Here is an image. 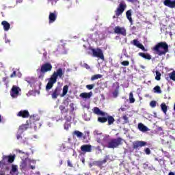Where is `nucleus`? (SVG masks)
Returning <instances> with one entry per match:
<instances>
[{
    "mask_svg": "<svg viewBox=\"0 0 175 175\" xmlns=\"http://www.w3.org/2000/svg\"><path fill=\"white\" fill-rule=\"evenodd\" d=\"M145 152L146 155H150V154H151V150H150L149 148H146L145 149Z\"/></svg>",
    "mask_w": 175,
    "mask_h": 175,
    "instance_id": "45",
    "label": "nucleus"
},
{
    "mask_svg": "<svg viewBox=\"0 0 175 175\" xmlns=\"http://www.w3.org/2000/svg\"><path fill=\"white\" fill-rule=\"evenodd\" d=\"M16 159V154H10L8 156L3 155L2 157V160L0 161V167H2L3 165L6 166L8 163H13Z\"/></svg>",
    "mask_w": 175,
    "mask_h": 175,
    "instance_id": "4",
    "label": "nucleus"
},
{
    "mask_svg": "<svg viewBox=\"0 0 175 175\" xmlns=\"http://www.w3.org/2000/svg\"><path fill=\"white\" fill-rule=\"evenodd\" d=\"M51 70H53V65H51V63L46 62L42 64L40 68L37 69L38 79L40 80H43L44 75H46L47 72H51Z\"/></svg>",
    "mask_w": 175,
    "mask_h": 175,
    "instance_id": "3",
    "label": "nucleus"
},
{
    "mask_svg": "<svg viewBox=\"0 0 175 175\" xmlns=\"http://www.w3.org/2000/svg\"><path fill=\"white\" fill-rule=\"evenodd\" d=\"M93 113L94 114H96V116H102V117H106V116H107V113L103 111H100V109L98 107H94Z\"/></svg>",
    "mask_w": 175,
    "mask_h": 175,
    "instance_id": "16",
    "label": "nucleus"
},
{
    "mask_svg": "<svg viewBox=\"0 0 175 175\" xmlns=\"http://www.w3.org/2000/svg\"><path fill=\"white\" fill-rule=\"evenodd\" d=\"M20 91H21V89L18 86L13 85L10 91L12 98H17L18 94H20Z\"/></svg>",
    "mask_w": 175,
    "mask_h": 175,
    "instance_id": "11",
    "label": "nucleus"
},
{
    "mask_svg": "<svg viewBox=\"0 0 175 175\" xmlns=\"http://www.w3.org/2000/svg\"><path fill=\"white\" fill-rule=\"evenodd\" d=\"M138 129L140 131V132H148V131H150V129H148V127H147L143 123L138 124Z\"/></svg>",
    "mask_w": 175,
    "mask_h": 175,
    "instance_id": "20",
    "label": "nucleus"
},
{
    "mask_svg": "<svg viewBox=\"0 0 175 175\" xmlns=\"http://www.w3.org/2000/svg\"><path fill=\"white\" fill-rule=\"evenodd\" d=\"M126 16L129 21H130L131 25H132V24H133V19H132V10H129L126 11Z\"/></svg>",
    "mask_w": 175,
    "mask_h": 175,
    "instance_id": "22",
    "label": "nucleus"
},
{
    "mask_svg": "<svg viewBox=\"0 0 175 175\" xmlns=\"http://www.w3.org/2000/svg\"><path fill=\"white\" fill-rule=\"evenodd\" d=\"M29 163H33V165H36V160H29Z\"/></svg>",
    "mask_w": 175,
    "mask_h": 175,
    "instance_id": "51",
    "label": "nucleus"
},
{
    "mask_svg": "<svg viewBox=\"0 0 175 175\" xmlns=\"http://www.w3.org/2000/svg\"><path fill=\"white\" fill-rule=\"evenodd\" d=\"M64 75V72L61 68H59L56 70V71L53 72L51 77L49 79V82L46 85V90L49 91V90H51V88L54 87V84L57 83V79H58V77L59 79H62Z\"/></svg>",
    "mask_w": 175,
    "mask_h": 175,
    "instance_id": "1",
    "label": "nucleus"
},
{
    "mask_svg": "<svg viewBox=\"0 0 175 175\" xmlns=\"http://www.w3.org/2000/svg\"><path fill=\"white\" fill-rule=\"evenodd\" d=\"M0 175H6V170H9V167L3 165L2 167H0Z\"/></svg>",
    "mask_w": 175,
    "mask_h": 175,
    "instance_id": "26",
    "label": "nucleus"
},
{
    "mask_svg": "<svg viewBox=\"0 0 175 175\" xmlns=\"http://www.w3.org/2000/svg\"><path fill=\"white\" fill-rule=\"evenodd\" d=\"M85 133L87 134V136H90V131H87Z\"/></svg>",
    "mask_w": 175,
    "mask_h": 175,
    "instance_id": "57",
    "label": "nucleus"
},
{
    "mask_svg": "<svg viewBox=\"0 0 175 175\" xmlns=\"http://www.w3.org/2000/svg\"><path fill=\"white\" fill-rule=\"evenodd\" d=\"M10 173L11 175H18V169L17 168V165H12V169Z\"/></svg>",
    "mask_w": 175,
    "mask_h": 175,
    "instance_id": "23",
    "label": "nucleus"
},
{
    "mask_svg": "<svg viewBox=\"0 0 175 175\" xmlns=\"http://www.w3.org/2000/svg\"><path fill=\"white\" fill-rule=\"evenodd\" d=\"M81 150L83 152H91L92 151V146L90 144L83 145L81 146Z\"/></svg>",
    "mask_w": 175,
    "mask_h": 175,
    "instance_id": "17",
    "label": "nucleus"
},
{
    "mask_svg": "<svg viewBox=\"0 0 175 175\" xmlns=\"http://www.w3.org/2000/svg\"><path fill=\"white\" fill-rule=\"evenodd\" d=\"M83 66H84V68H85V69H90V66L88 64H87L86 63L83 64Z\"/></svg>",
    "mask_w": 175,
    "mask_h": 175,
    "instance_id": "50",
    "label": "nucleus"
},
{
    "mask_svg": "<svg viewBox=\"0 0 175 175\" xmlns=\"http://www.w3.org/2000/svg\"><path fill=\"white\" fill-rule=\"evenodd\" d=\"M127 1V2H133V1H135V0H126Z\"/></svg>",
    "mask_w": 175,
    "mask_h": 175,
    "instance_id": "58",
    "label": "nucleus"
},
{
    "mask_svg": "<svg viewBox=\"0 0 175 175\" xmlns=\"http://www.w3.org/2000/svg\"><path fill=\"white\" fill-rule=\"evenodd\" d=\"M126 9V4L125 3H120L119 5L115 10V14L113 16V18H118L124 12H125V10Z\"/></svg>",
    "mask_w": 175,
    "mask_h": 175,
    "instance_id": "6",
    "label": "nucleus"
},
{
    "mask_svg": "<svg viewBox=\"0 0 175 175\" xmlns=\"http://www.w3.org/2000/svg\"><path fill=\"white\" fill-rule=\"evenodd\" d=\"M70 107L71 109V111H75V104L70 103Z\"/></svg>",
    "mask_w": 175,
    "mask_h": 175,
    "instance_id": "49",
    "label": "nucleus"
},
{
    "mask_svg": "<svg viewBox=\"0 0 175 175\" xmlns=\"http://www.w3.org/2000/svg\"><path fill=\"white\" fill-rule=\"evenodd\" d=\"M70 128V124L68 122H65L64 129H66V131H68Z\"/></svg>",
    "mask_w": 175,
    "mask_h": 175,
    "instance_id": "40",
    "label": "nucleus"
},
{
    "mask_svg": "<svg viewBox=\"0 0 175 175\" xmlns=\"http://www.w3.org/2000/svg\"><path fill=\"white\" fill-rule=\"evenodd\" d=\"M74 134L76 135L77 137H83V133L79 131H74Z\"/></svg>",
    "mask_w": 175,
    "mask_h": 175,
    "instance_id": "39",
    "label": "nucleus"
},
{
    "mask_svg": "<svg viewBox=\"0 0 175 175\" xmlns=\"http://www.w3.org/2000/svg\"><path fill=\"white\" fill-rule=\"evenodd\" d=\"M170 79L173 81H175V70L169 74Z\"/></svg>",
    "mask_w": 175,
    "mask_h": 175,
    "instance_id": "37",
    "label": "nucleus"
},
{
    "mask_svg": "<svg viewBox=\"0 0 175 175\" xmlns=\"http://www.w3.org/2000/svg\"><path fill=\"white\" fill-rule=\"evenodd\" d=\"M67 165L69 167H73V164H72V162L70 161V160L67 161Z\"/></svg>",
    "mask_w": 175,
    "mask_h": 175,
    "instance_id": "47",
    "label": "nucleus"
},
{
    "mask_svg": "<svg viewBox=\"0 0 175 175\" xmlns=\"http://www.w3.org/2000/svg\"><path fill=\"white\" fill-rule=\"evenodd\" d=\"M62 91V88L61 86H57L54 90H53L51 94L52 99H57V98L61 95Z\"/></svg>",
    "mask_w": 175,
    "mask_h": 175,
    "instance_id": "10",
    "label": "nucleus"
},
{
    "mask_svg": "<svg viewBox=\"0 0 175 175\" xmlns=\"http://www.w3.org/2000/svg\"><path fill=\"white\" fill-rule=\"evenodd\" d=\"M153 51L159 56L166 55V53H169V45L166 42H160L154 46Z\"/></svg>",
    "mask_w": 175,
    "mask_h": 175,
    "instance_id": "2",
    "label": "nucleus"
},
{
    "mask_svg": "<svg viewBox=\"0 0 175 175\" xmlns=\"http://www.w3.org/2000/svg\"><path fill=\"white\" fill-rule=\"evenodd\" d=\"M136 101V100L135 99V98H133V93L131 92L129 94V102L130 103H135V102Z\"/></svg>",
    "mask_w": 175,
    "mask_h": 175,
    "instance_id": "35",
    "label": "nucleus"
},
{
    "mask_svg": "<svg viewBox=\"0 0 175 175\" xmlns=\"http://www.w3.org/2000/svg\"><path fill=\"white\" fill-rule=\"evenodd\" d=\"M80 98H82L83 99H90L92 96V92H83L80 94L79 95Z\"/></svg>",
    "mask_w": 175,
    "mask_h": 175,
    "instance_id": "21",
    "label": "nucleus"
},
{
    "mask_svg": "<svg viewBox=\"0 0 175 175\" xmlns=\"http://www.w3.org/2000/svg\"><path fill=\"white\" fill-rule=\"evenodd\" d=\"M121 65L123 66H129V61H123L121 62Z\"/></svg>",
    "mask_w": 175,
    "mask_h": 175,
    "instance_id": "42",
    "label": "nucleus"
},
{
    "mask_svg": "<svg viewBox=\"0 0 175 175\" xmlns=\"http://www.w3.org/2000/svg\"><path fill=\"white\" fill-rule=\"evenodd\" d=\"M103 76L100 74L94 75L91 77V81H94V80H98V79H102Z\"/></svg>",
    "mask_w": 175,
    "mask_h": 175,
    "instance_id": "33",
    "label": "nucleus"
},
{
    "mask_svg": "<svg viewBox=\"0 0 175 175\" xmlns=\"http://www.w3.org/2000/svg\"><path fill=\"white\" fill-rule=\"evenodd\" d=\"M150 107H152L154 109V107H157V101L155 100H152L150 103Z\"/></svg>",
    "mask_w": 175,
    "mask_h": 175,
    "instance_id": "41",
    "label": "nucleus"
},
{
    "mask_svg": "<svg viewBox=\"0 0 175 175\" xmlns=\"http://www.w3.org/2000/svg\"><path fill=\"white\" fill-rule=\"evenodd\" d=\"M1 25H3L4 31H9L10 29V23L6 21H2Z\"/></svg>",
    "mask_w": 175,
    "mask_h": 175,
    "instance_id": "24",
    "label": "nucleus"
},
{
    "mask_svg": "<svg viewBox=\"0 0 175 175\" xmlns=\"http://www.w3.org/2000/svg\"><path fill=\"white\" fill-rule=\"evenodd\" d=\"M83 139H85V136H83Z\"/></svg>",
    "mask_w": 175,
    "mask_h": 175,
    "instance_id": "64",
    "label": "nucleus"
},
{
    "mask_svg": "<svg viewBox=\"0 0 175 175\" xmlns=\"http://www.w3.org/2000/svg\"><path fill=\"white\" fill-rule=\"evenodd\" d=\"M18 117H22V118H28L29 117V112L27 110H22L17 114Z\"/></svg>",
    "mask_w": 175,
    "mask_h": 175,
    "instance_id": "19",
    "label": "nucleus"
},
{
    "mask_svg": "<svg viewBox=\"0 0 175 175\" xmlns=\"http://www.w3.org/2000/svg\"><path fill=\"white\" fill-rule=\"evenodd\" d=\"M57 20V15L55 13L51 12L49 14V23H54Z\"/></svg>",
    "mask_w": 175,
    "mask_h": 175,
    "instance_id": "28",
    "label": "nucleus"
},
{
    "mask_svg": "<svg viewBox=\"0 0 175 175\" xmlns=\"http://www.w3.org/2000/svg\"><path fill=\"white\" fill-rule=\"evenodd\" d=\"M1 116H0V122H1Z\"/></svg>",
    "mask_w": 175,
    "mask_h": 175,
    "instance_id": "63",
    "label": "nucleus"
},
{
    "mask_svg": "<svg viewBox=\"0 0 175 175\" xmlns=\"http://www.w3.org/2000/svg\"><path fill=\"white\" fill-rule=\"evenodd\" d=\"M20 167L21 170H27V169H31V170H35L36 166L35 165H29L28 167V164L26 161V160L22 161L20 165Z\"/></svg>",
    "mask_w": 175,
    "mask_h": 175,
    "instance_id": "12",
    "label": "nucleus"
},
{
    "mask_svg": "<svg viewBox=\"0 0 175 175\" xmlns=\"http://www.w3.org/2000/svg\"><path fill=\"white\" fill-rule=\"evenodd\" d=\"M94 136H99L102 135V133H100L99 131L96 130L94 132Z\"/></svg>",
    "mask_w": 175,
    "mask_h": 175,
    "instance_id": "46",
    "label": "nucleus"
},
{
    "mask_svg": "<svg viewBox=\"0 0 175 175\" xmlns=\"http://www.w3.org/2000/svg\"><path fill=\"white\" fill-rule=\"evenodd\" d=\"M163 5L170 9H175V0H165Z\"/></svg>",
    "mask_w": 175,
    "mask_h": 175,
    "instance_id": "13",
    "label": "nucleus"
},
{
    "mask_svg": "<svg viewBox=\"0 0 175 175\" xmlns=\"http://www.w3.org/2000/svg\"><path fill=\"white\" fill-rule=\"evenodd\" d=\"M92 55L100 58L103 61H105V55H103V51L100 49H92Z\"/></svg>",
    "mask_w": 175,
    "mask_h": 175,
    "instance_id": "7",
    "label": "nucleus"
},
{
    "mask_svg": "<svg viewBox=\"0 0 175 175\" xmlns=\"http://www.w3.org/2000/svg\"><path fill=\"white\" fill-rule=\"evenodd\" d=\"M107 121H108V125H112L116 120L113 116L107 115Z\"/></svg>",
    "mask_w": 175,
    "mask_h": 175,
    "instance_id": "30",
    "label": "nucleus"
},
{
    "mask_svg": "<svg viewBox=\"0 0 175 175\" xmlns=\"http://www.w3.org/2000/svg\"><path fill=\"white\" fill-rule=\"evenodd\" d=\"M139 57H142V58H144L145 59H151V55H150L149 53H138Z\"/></svg>",
    "mask_w": 175,
    "mask_h": 175,
    "instance_id": "27",
    "label": "nucleus"
},
{
    "mask_svg": "<svg viewBox=\"0 0 175 175\" xmlns=\"http://www.w3.org/2000/svg\"><path fill=\"white\" fill-rule=\"evenodd\" d=\"M62 163H63L62 160H61V161H59V165H62Z\"/></svg>",
    "mask_w": 175,
    "mask_h": 175,
    "instance_id": "59",
    "label": "nucleus"
},
{
    "mask_svg": "<svg viewBox=\"0 0 175 175\" xmlns=\"http://www.w3.org/2000/svg\"><path fill=\"white\" fill-rule=\"evenodd\" d=\"M16 76H17V73L16 72V71H14V72L10 75L11 79H13V77H16Z\"/></svg>",
    "mask_w": 175,
    "mask_h": 175,
    "instance_id": "48",
    "label": "nucleus"
},
{
    "mask_svg": "<svg viewBox=\"0 0 175 175\" xmlns=\"http://www.w3.org/2000/svg\"><path fill=\"white\" fill-rule=\"evenodd\" d=\"M131 44H133V46H135L136 47H138V49H141V50L145 51L146 48H144V46L142 44L139 40L135 39L133 41L131 42Z\"/></svg>",
    "mask_w": 175,
    "mask_h": 175,
    "instance_id": "18",
    "label": "nucleus"
},
{
    "mask_svg": "<svg viewBox=\"0 0 175 175\" xmlns=\"http://www.w3.org/2000/svg\"><path fill=\"white\" fill-rule=\"evenodd\" d=\"M161 110H162V111H163V113L165 114H166V113L167 111V106H166V104H165V103L161 104Z\"/></svg>",
    "mask_w": 175,
    "mask_h": 175,
    "instance_id": "36",
    "label": "nucleus"
},
{
    "mask_svg": "<svg viewBox=\"0 0 175 175\" xmlns=\"http://www.w3.org/2000/svg\"><path fill=\"white\" fill-rule=\"evenodd\" d=\"M140 68H141L142 69H146V66H143V65H141V66H140Z\"/></svg>",
    "mask_w": 175,
    "mask_h": 175,
    "instance_id": "55",
    "label": "nucleus"
},
{
    "mask_svg": "<svg viewBox=\"0 0 175 175\" xmlns=\"http://www.w3.org/2000/svg\"><path fill=\"white\" fill-rule=\"evenodd\" d=\"M85 161L83 159V160L82 161L83 163H84Z\"/></svg>",
    "mask_w": 175,
    "mask_h": 175,
    "instance_id": "62",
    "label": "nucleus"
},
{
    "mask_svg": "<svg viewBox=\"0 0 175 175\" xmlns=\"http://www.w3.org/2000/svg\"><path fill=\"white\" fill-rule=\"evenodd\" d=\"M85 175H90L89 173H85Z\"/></svg>",
    "mask_w": 175,
    "mask_h": 175,
    "instance_id": "60",
    "label": "nucleus"
},
{
    "mask_svg": "<svg viewBox=\"0 0 175 175\" xmlns=\"http://www.w3.org/2000/svg\"><path fill=\"white\" fill-rule=\"evenodd\" d=\"M94 87H95L94 84H91V85H86V88L88 90H93Z\"/></svg>",
    "mask_w": 175,
    "mask_h": 175,
    "instance_id": "43",
    "label": "nucleus"
},
{
    "mask_svg": "<svg viewBox=\"0 0 175 175\" xmlns=\"http://www.w3.org/2000/svg\"><path fill=\"white\" fill-rule=\"evenodd\" d=\"M29 128V122L27 121V124H22L21 126H19V131L21 132H25V131H27Z\"/></svg>",
    "mask_w": 175,
    "mask_h": 175,
    "instance_id": "25",
    "label": "nucleus"
},
{
    "mask_svg": "<svg viewBox=\"0 0 175 175\" xmlns=\"http://www.w3.org/2000/svg\"><path fill=\"white\" fill-rule=\"evenodd\" d=\"M154 94H162V90H161V86L159 85H156L153 88Z\"/></svg>",
    "mask_w": 175,
    "mask_h": 175,
    "instance_id": "32",
    "label": "nucleus"
},
{
    "mask_svg": "<svg viewBox=\"0 0 175 175\" xmlns=\"http://www.w3.org/2000/svg\"><path fill=\"white\" fill-rule=\"evenodd\" d=\"M168 175H174V172H169Z\"/></svg>",
    "mask_w": 175,
    "mask_h": 175,
    "instance_id": "56",
    "label": "nucleus"
},
{
    "mask_svg": "<svg viewBox=\"0 0 175 175\" xmlns=\"http://www.w3.org/2000/svg\"><path fill=\"white\" fill-rule=\"evenodd\" d=\"M43 56L44 57V58H47V53L46 52L44 53Z\"/></svg>",
    "mask_w": 175,
    "mask_h": 175,
    "instance_id": "53",
    "label": "nucleus"
},
{
    "mask_svg": "<svg viewBox=\"0 0 175 175\" xmlns=\"http://www.w3.org/2000/svg\"><path fill=\"white\" fill-rule=\"evenodd\" d=\"M106 162H107V159H105L103 161H95V165L98 166V167H102V166H103V164L106 163Z\"/></svg>",
    "mask_w": 175,
    "mask_h": 175,
    "instance_id": "29",
    "label": "nucleus"
},
{
    "mask_svg": "<svg viewBox=\"0 0 175 175\" xmlns=\"http://www.w3.org/2000/svg\"><path fill=\"white\" fill-rule=\"evenodd\" d=\"M121 110H122V111H124V108H121Z\"/></svg>",
    "mask_w": 175,
    "mask_h": 175,
    "instance_id": "61",
    "label": "nucleus"
},
{
    "mask_svg": "<svg viewBox=\"0 0 175 175\" xmlns=\"http://www.w3.org/2000/svg\"><path fill=\"white\" fill-rule=\"evenodd\" d=\"M59 109L60 110L62 116H65L64 118H66V114L69 113V108L64 105H59Z\"/></svg>",
    "mask_w": 175,
    "mask_h": 175,
    "instance_id": "15",
    "label": "nucleus"
},
{
    "mask_svg": "<svg viewBox=\"0 0 175 175\" xmlns=\"http://www.w3.org/2000/svg\"><path fill=\"white\" fill-rule=\"evenodd\" d=\"M21 135H20V134H18L17 135H16V139L18 140V139H21Z\"/></svg>",
    "mask_w": 175,
    "mask_h": 175,
    "instance_id": "52",
    "label": "nucleus"
},
{
    "mask_svg": "<svg viewBox=\"0 0 175 175\" xmlns=\"http://www.w3.org/2000/svg\"><path fill=\"white\" fill-rule=\"evenodd\" d=\"M113 32L114 33H117V35H122V36H126V29L125 27H120V26H116L113 28Z\"/></svg>",
    "mask_w": 175,
    "mask_h": 175,
    "instance_id": "8",
    "label": "nucleus"
},
{
    "mask_svg": "<svg viewBox=\"0 0 175 175\" xmlns=\"http://www.w3.org/2000/svg\"><path fill=\"white\" fill-rule=\"evenodd\" d=\"M5 43H10V40H8V39H6V40H5Z\"/></svg>",
    "mask_w": 175,
    "mask_h": 175,
    "instance_id": "54",
    "label": "nucleus"
},
{
    "mask_svg": "<svg viewBox=\"0 0 175 175\" xmlns=\"http://www.w3.org/2000/svg\"><path fill=\"white\" fill-rule=\"evenodd\" d=\"M97 121L100 122V124H105V122H107V115H106V116L98 117Z\"/></svg>",
    "mask_w": 175,
    "mask_h": 175,
    "instance_id": "31",
    "label": "nucleus"
},
{
    "mask_svg": "<svg viewBox=\"0 0 175 175\" xmlns=\"http://www.w3.org/2000/svg\"><path fill=\"white\" fill-rule=\"evenodd\" d=\"M161 72L157 70L155 80H157L158 81H159V80H161Z\"/></svg>",
    "mask_w": 175,
    "mask_h": 175,
    "instance_id": "38",
    "label": "nucleus"
},
{
    "mask_svg": "<svg viewBox=\"0 0 175 175\" xmlns=\"http://www.w3.org/2000/svg\"><path fill=\"white\" fill-rule=\"evenodd\" d=\"M113 87H116V89L113 92L112 95H113V98H117V96H118V94H119L120 83L118 82H115L113 83Z\"/></svg>",
    "mask_w": 175,
    "mask_h": 175,
    "instance_id": "14",
    "label": "nucleus"
},
{
    "mask_svg": "<svg viewBox=\"0 0 175 175\" xmlns=\"http://www.w3.org/2000/svg\"><path fill=\"white\" fill-rule=\"evenodd\" d=\"M122 145V138L118 137L111 139L107 144L108 148H117L119 146Z\"/></svg>",
    "mask_w": 175,
    "mask_h": 175,
    "instance_id": "5",
    "label": "nucleus"
},
{
    "mask_svg": "<svg viewBox=\"0 0 175 175\" xmlns=\"http://www.w3.org/2000/svg\"><path fill=\"white\" fill-rule=\"evenodd\" d=\"M147 142L144 141H135L133 143V150H140L142 147H146Z\"/></svg>",
    "mask_w": 175,
    "mask_h": 175,
    "instance_id": "9",
    "label": "nucleus"
},
{
    "mask_svg": "<svg viewBox=\"0 0 175 175\" xmlns=\"http://www.w3.org/2000/svg\"><path fill=\"white\" fill-rule=\"evenodd\" d=\"M68 88H69V87L67 85L64 86V88H63V92L61 94L62 97L64 96L65 95H66L68 94Z\"/></svg>",
    "mask_w": 175,
    "mask_h": 175,
    "instance_id": "34",
    "label": "nucleus"
},
{
    "mask_svg": "<svg viewBox=\"0 0 175 175\" xmlns=\"http://www.w3.org/2000/svg\"><path fill=\"white\" fill-rule=\"evenodd\" d=\"M122 120H124L125 124H127V122H129V121L128 120V116H126V115H124L122 116Z\"/></svg>",
    "mask_w": 175,
    "mask_h": 175,
    "instance_id": "44",
    "label": "nucleus"
}]
</instances>
